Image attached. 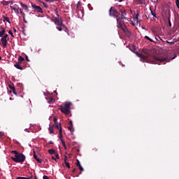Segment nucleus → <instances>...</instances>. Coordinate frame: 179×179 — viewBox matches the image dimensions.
<instances>
[{"label":"nucleus","instance_id":"32","mask_svg":"<svg viewBox=\"0 0 179 179\" xmlns=\"http://www.w3.org/2000/svg\"><path fill=\"white\" fill-rule=\"evenodd\" d=\"M55 15H56V17H59V14H58V10L56 9V10H55Z\"/></svg>","mask_w":179,"mask_h":179},{"label":"nucleus","instance_id":"40","mask_svg":"<svg viewBox=\"0 0 179 179\" xmlns=\"http://www.w3.org/2000/svg\"><path fill=\"white\" fill-rule=\"evenodd\" d=\"M151 15H152L154 17H156V13L153 12L152 10H151Z\"/></svg>","mask_w":179,"mask_h":179},{"label":"nucleus","instance_id":"7","mask_svg":"<svg viewBox=\"0 0 179 179\" xmlns=\"http://www.w3.org/2000/svg\"><path fill=\"white\" fill-rule=\"evenodd\" d=\"M131 51H132V52H134V54H136L137 57H138V58H141V59H143V61H148V57L145 55H142L138 52H136L135 49L131 50Z\"/></svg>","mask_w":179,"mask_h":179},{"label":"nucleus","instance_id":"29","mask_svg":"<svg viewBox=\"0 0 179 179\" xmlns=\"http://www.w3.org/2000/svg\"><path fill=\"white\" fill-rule=\"evenodd\" d=\"M41 3H42V5L43 6V7L45 8V9H47V8H48V6L47 5V3H45L44 1H40Z\"/></svg>","mask_w":179,"mask_h":179},{"label":"nucleus","instance_id":"28","mask_svg":"<svg viewBox=\"0 0 179 179\" xmlns=\"http://www.w3.org/2000/svg\"><path fill=\"white\" fill-rule=\"evenodd\" d=\"M59 134V139H62V128H60Z\"/></svg>","mask_w":179,"mask_h":179},{"label":"nucleus","instance_id":"45","mask_svg":"<svg viewBox=\"0 0 179 179\" xmlns=\"http://www.w3.org/2000/svg\"><path fill=\"white\" fill-rule=\"evenodd\" d=\"M77 162V167H79V166H81L80 162H79V160H78Z\"/></svg>","mask_w":179,"mask_h":179},{"label":"nucleus","instance_id":"59","mask_svg":"<svg viewBox=\"0 0 179 179\" xmlns=\"http://www.w3.org/2000/svg\"><path fill=\"white\" fill-rule=\"evenodd\" d=\"M152 64H155V62H152Z\"/></svg>","mask_w":179,"mask_h":179},{"label":"nucleus","instance_id":"52","mask_svg":"<svg viewBox=\"0 0 179 179\" xmlns=\"http://www.w3.org/2000/svg\"><path fill=\"white\" fill-rule=\"evenodd\" d=\"M52 143H53L52 141H49L48 143L49 145H52Z\"/></svg>","mask_w":179,"mask_h":179},{"label":"nucleus","instance_id":"3","mask_svg":"<svg viewBox=\"0 0 179 179\" xmlns=\"http://www.w3.org/2000/svg\"><path fill=\"white\" fill-rule=\"evenodd\" d=\"M11 160L15 162V163H23L26 160V157L22 153H18L14 157H10Z\"/></svg>","mask_w":179,"mask_h":179},{"label":"nucleus","instance_id":"33","mask_svg":"<svg viewBox=\"0 0 179 179\" xmlns=\"http://www.w3.org/2000/svg\"><path fill=\"white\" fill-rule=\"evenodd\" d=\"M11 153H13L15 155V156H16L17 155L19 154V152H17V151H16V150H12Z\"/></svg>","mask_w":179,"mask_h":179},{"label":"nucleus","instance_id":"34","mask_svg":"<svg viewBox=\"0 0 179 179\" xmlns=\"http://www.w3.org/2000/svg\"><path fill=\"white\" fill-rule=\"evenodd\" d=\"M2 38H4V39L7 40V38H8V34H4V35L2 36Z\"/></svg>","mask_w":179,"mask_h":179},{"label":"nucleus","instance_id":"50","mask_svg":"<svg viewBox=\"0 0 179 179\" xmlns=\"http://www.w3.org/2000/svg\"><path fill=\"white\" fill-rule=\"evenodd\" d=\"M23 20L25 23H27V22H26V15L24 16V19L23 18Z\"/></svg>","mask_w":179,"mask_h":179},{"label":"nucleus","instance_id":"19","mask_svg":"<svg viewBox=\"0 0 179 179\" xmlns=\"http://www.w3.org/2000/svg\"><path fill=\"white\" fill-rule=\"evenodd\" d=\"M3 22H7L8 23L10 24V20H9V17L5 16V15H3Z\"/></svg>","mask_w":179,"mask_h":179},{"label":"nucleus","instance_id":"17","mask_svg":"<svg viewBox=\"0 0 179 179\" xmlns=\"http://www.w3.org/2000/svg\"><path fill=\"white\" fill-rule=\"evenodd\" d=\"M6 33V30H5V28H1V30L0 31V37H3Z\"/></svg>","mask_w":179,"mask_h":179},{"label":"nucleus","instance_id":"10","mask_svg":"<svg viewBox=\"0 0 179 179\" xmlns=\"http://www.w3.org/2000/svg\"><path fill=\"white\" fill-rule=\"evenodd\" d=\"M69 124H70V126L68 127V129L69 131H70L71 135H73L74 129H73V124L72 123V120H70Z\"/></svg>","mask_w":179,"mask_h":179},{"label":"nucleus","instance_id":"13","mask_svg":"<svg viewBox=\"0 0 179 179\" xmlns=\"http://www.w3.org/2000/svg\"><path fill=\"white\" fill-rule=\"evenodd\" d=\"M120 12L122 15V17H125V16H127V10H125V8L120 9Z\"/></svg>","mask_w":179,"mask_h":179},{"label":"nucleus","instance_id":"5","mask_svg":"<svg viewBox=\"0 0 179 179\" xmlns=\"http://www.w3.org/2000/svg\"><path fill=\"white\" fill-rule=\"evenodd\" d=\"M52 22H54L56 26H63V27H65V24H64V22H62V18L59 17H52Z\"/></svg>","mask_w":179,"mask_h":179},{"label":"nucleus","instance_id":"57","mask_svg":"<svg viewBox=\"0 0 179 179\" xmlns=\"http://www.w3.org/2000/svg\"><path fill=\"white\" fill-rule=\"evenodd\" d=\"M118 2H122V0H117Z\"/></svg>","mask_w":179,"mask_h":179},{"label":"nucleus","instance_id":"8","mask_svg":"<svg viewBox=\"0 0 179 179\" xmlns=\"http://www.w3.org/2000/svg\"><path fill=\"white\" fill-rule=\"evenodd\" d=\"M116 20H117V29H120V27H124V22L122 20V17H117L116 18Z\"/></svg>","mask_w":179,"mask_h":179},{"label":"nucleus","instance_id":"2","mask_svg":"<svg viewBox=\"0 0 179 179\" xmlns=\"http://www.w3.org/2000/svg\"><path fill=\"white\" fill-rule=\"evenodd\" d=\"M71 106H72V103L67 102L64 104V106H61L59 110L66 115H69L71 114Z\"/></svg>","mask_w":179,"mask_h":179},{"label":"nucleus","instance_id":"37","mask_svg":"<svg viewBox=\"0 0 179 179\" xmlns=\"http://www.w3.org/2000/svg\"><path fill=\"white\" fill-rule=\"evenodd\" d=\"M168 22H169V27H171V21L170 20V17H168Z\"/></svg>","mask_w":179,"mask_h":179},{"label":"nucleus","instance_id":"51","mask_svg":"<svg viewBox=\"0 0 179 179\" xmlns=\"http://www.w3.org/2000/svg\"><path fill=\"white\" fill-rule=\"evenodd\" d=\"M62 143H63L64 145H65V142L64 141H62V139H61Z\"/></svg>","mask_w":179,"mask_h":179},{"label":"nucleus","instance_id":"43","mask_svg":"<svg viewBox=\"0 0 179 179\" xmlns=\"http://www.w3.org/2000/svg\"><path fill=\"white\" fill-rule=\"evenodd\" d=\"M48 103H54V99L51 98L50 99V101H48Z\"/></svg>","mask_w":179,"mask_h":179},{"label":"nucleus","instance_id":"31","mask_svg":"<svg viewBox=\"0 0 179 179\" xmlns=\"http://www.w3.org/2000/svg\"><path fill=\"white\" fill-rule=\"evenodd\" d=\"M145 38L146 40H148V41H150L151 43H153V40H152L151 38H150L149 36H145Z\"/></svg>","mask_w":179,"mask_h":179},{"label":"nucleus","instance_id":"14","mask_svg":"<svg viewBox=\"0 0 179 179\" xmlns=\"http://www.w3.org/2000/svg\"><path fill=\"white\" fill-rule=\"evenodd\" d=\"M34 159H35V160H36L38 163H41V159L37 157V155H36V151L34 150Z\"/></svg>","mask_w":179,"mask_h":179},{"label":"nucleus","instance_id":"44","mask_svg":"<svg viewBox=\"0 0 179 179\" xmlns=\"http://www.w3.org/2000/svg\"><path fill=\"white\" fill-rule=\"evenodd\" d=\"M78 169H79V170H80L81 171H83V167H82V165H80V166H78Z\"/></svg>","mask_w":179,"mask_h":179},{"label":"nucleus","instance_id":"21","mask_svg":"<svg viewBox=\"0 0 179 179\" xmlns=\"http://www.w3.org/2000/svg\"><path fill=\"white\" fill-rule=\"evenodd\" d=\"M33 175L31 174L30 177L26 178V177H17L16 179H32Z\"/></svg>","mask_w":179,"mask_h":179},{"label":"nucleus","instance_id":"1","mask_svg":"<svg viewBox=\"0 0 179 179\" xmlns=\"http://www.w3.org/2000/svg\"><path fill=\"white\" fill-rule=\"evenodd\" d=\"M11 10H14L15 13L19 16V15H22L23 19H24V17L26 16V14L23 13V10L19 7L17 4H14L13 6H10Z\"/></svg>","mask_w":179,"mask_h":179},{"label":"nucleus","instance_id":"6","mask_svg":"<svg viewBox=\"0 0 179 179\" xmlns=\"http://www.w3.org/2000/svg\"><path fill=\"white\" fill-rule=\"evenodd\" d=\"M176 56H174L171 59L169 58L167 56H164L162 57L156 58L155 60L159 61V62H170L171 59H174Z\"/></svg>","mask_w":179,"mask_h":179},{"label":"nucleus","instance_id":"55","mask_svg":"<svg viewBox=\"0 0 179 179\" xmlns=\"http://www.w3.org/2000/svg\"><path fill=\"white\" fill-rule=\"evenodd\" d=\"M22 33H23V34H24V29L22 28Z\"/></svg>","mask_w":179,"mask_h":179},{"label":"nucleus","instance_id":"24","mask_svg":"<svg viewBox=\"0 0 179 179\" xmlns=\"http://www.w3.org/2000/svg\"><path fill=\"white\" fill-rule=\"evenodd\" d=\"M8 87H10L11 89V90H13V92L14 94H15V96L17 94L16 93V92H15V87L12 86V85H9Z\"/></svg>","mask_w":179,"mask_h":179},{"label":"nucleus","instance_id":"12","mask_svg":"<svg viewBox=\"0 0 179 179\" xmlns=\"http://www.w3.org/2000/svg\"><path fill=\"white\" fill-rule=\"evenodd\" d=\"M1 45H3L4 48H6V45H8V40L3 38H1Z\"/></svg>","mask_w":179,"mask_h":179},{"label":"nucleus","instance_id":"58","mask_svg":"<svg viewBox=\"0 0 179 179\" xmlns=\"http://www.w3.org/2000/svg\"><path fill=\"white\" fill-rule=\"evenodd\" d=\"M45 1H46V2H50V0H45Z\"/></svg>","mask_w":179,"mask_h":179},{"label":"nucleus","instance_id":"27","mask_svg":"<svg viewBox=\"0 0 179 179\" xmlns=\"http://www.w3.org/2000/svg\"><path fill=\"white\" fill-rule=\"evenodd\" d=\"M18 61L20 62H23V61H24V58H23V57H22V56H19L18 57Z\"/></svg>","mask_w":179,"mask_h":179},{"label":"nucleus","instance_id":"30","mask_svg":"<svg viewBox=\"0 0 179 179\" xmlns=\"http://www.w3.org/2000/svg\"><path fill=\"white\" fill-rule=\"evenodd\" d=\"M62 27H64V26H57V29L59 31H62Z\"/></svg>","mask_w":179,"mask_h":179},{"label":"nucleus","instance_id":"16","mask_svg":"<svg viewBox=\"0 0 179 179\" xmlns=\"http://www.w3.org/2000/svg\"><path fill=\"white\" fill-rule=\"evenodd\" d=\"M68 160V157H65L64 158V163L67 169H71V166L69 165V162H67Z\"/></svg>","mask_w":179,"mask_h":179},{"label":"nucleus","instance_id":"56","mask_svg":"<svg viewBox=\"0 0 179 179\" xmlns=\"http://www.w3.org/2000/svg\"><path fill=\"white\" fill-rule=\"evenodd\" d=\"M34 179H38V178H37V176H34Z\"/></svg>","mask_w":179,"mask_h":179},{"label":"nucleus","instance_id":"15","mask_svg":"<svg viewBox=\"0 0 179 179\" xmlns=\"http://www.w3.org/2000/svg\"><path fill=\"white\" fill-rule=\"evenodd\" d=\"M15 68H16L17 69H20V71H23V68H22V66H20V63H16L14 65Z\"/></svg>","mask_w":179,"mask_h":179},{"label":"nucleus","instance_id":"36","mask_svg":"<svg viewBox=\"0 0 179 179\" xmlns=\"http://www.w3.org/2000/svg\"><path fill=\"white\" fill-rule=\"evenodd\" d=\"M123 18L125 19V20H127V22H131V18H128V17H127L125 16L123 17Z\"/></svg>","mask_w":179,"mask_h":179},{"label":"nucleus","instance_id":"42","mask_svg":"<svg viewBox=\"0 0 179 179\" xmlns=\"http://www.w3.org/2000/svg\"><path fill=\"white\" fill-rule=\"evenodd\" d=\"M166 43H167L168 44H170L171 45H173V44H174V42H170V41H166Z\"/></svg>","mask_w":179,"mask_h":179},{"label":"nucleus","instance_id":"54","mask_svg":"<svg viewBox=\"0 0 179 179\" xmlns=\"http://www.w3.org/2000/svg\"><path fill=\"white\" fill-rule=\"evenodd\" d=\"M159 0H153V2L156 3L158 2Z\"/></svg>","mask_w":179,"mask_h":179},{"label":"nucleus","instance_id":"4","mask_svg":"<svg viewBox=\"0 0 179 179\" xmlns=\"http://www.w3.org/2000/svg\"><path fill=\"white\" fill-rule=\"evenodd\" d=\"M109 16L115 17L116 19L120 17V13L115 10L114 7H111L109 9Z\"/></svg>","mask_w":179,"mask_h":179},{"label":"nucleus","instance_id":"47","mask_svg":"<svg viewBox=\"0 0 179 179\" xmlns=\"http://www.w3.org/2000/svg\"><path fill=\"white\" fill-rule=\"evenodd\" d=\"M52 159L55 160V162H57V159H55V157H54V156H52Z\"/></svg>","mask_w":179,"mask_h":179},{"label":"nucleus","instance_id":"22","mask_svg":"<svg viewBox=\"0 0 179 179\" xmlns=\"http://www.w3.org/2000/svg\"><path fill=\"white\" fill-rule=\"evenodd\" d=\"M1 4L3 5V6H8L9 5V1H3L1 2Z\"/></svg>","mask_w":179,"mask_h":179},{"label":"nucleus","instance_id":"35","mask_svg":"<svg viewBox=\"0 0 179 179\" xmlns=\"http://www.w3.org/2000/svg\"><path fill=\"white\" fill-rule=\"evenodd\" d=\"M176 3L178 9H179V0H176Z\"/></svg>","mask_w":179,"mask_h":179},{"label":"nucleus","instance_id":"23","mask_svg":"<svg viewBox=\"0 0 179 179\" xmlns=\"http://www.w3.org/2000/svg\"><path fill=\"white\" fill-rule=\"evenodd\" d=\"M55 128L59 129V131L61 129V128H62V127H61V124L59 123H56L55 124Z\"/></svg>","mask_w":179,"mask_h":179},{"label":"nucleus","instance_id":"11","mask_svg":"<svg viewBox=\"0 0 179 179\" xmlns=\"http://www.w3.org/2000/svg\"><path fill=\"white\" fill-rule=\"evenodd\" d=\"M20 5H21V7L22 8V9H24V10L27 12V13H29V6H27V5L23 4V3L22 2L20 3Z\"/></svg>","mask_w":179,"mask_h":179},{"label":"nucleus","instance_id":"46","mask_svg":"<svg viewBox=\"0 0 179 179\" xmlns=\"http://www.w3.org/2000/svg\"><path fill=\"white\" fill-rule=\"evenodd\" d=\"M43 179H50V178H48V176H43Z\"/></svg>","mask_w":179,"mask_h":179},{"label":"nucleus","instance_id":"49","mask_svg":"<svg viewBox=\"0 0 179 179\" xmlns=\"http://www.w3.org/2000/svg\"><path fill=\"white\" fill-rule=\"evenodd\" d=\"M9 5H13V1H8Z\"/></svg>","mask_w":179,"mask_h":179},{"label":"nucleus","instance_id":"38","mask_svg":"<svg viewBox=\"0 0 179 179\" xmlns=\"http://www.w3.org/2000/svg\"><path fill=\"white\" fill-rule=\"evenodd\" d=\"M2 136H5V133L3 131H0V138H2Z\"/></svg>","mask_w":179,"mask_h":179},{"label":"nucleus","instance_id":"41","mask_svg":"<svg viewBox=\"0 0 179 179\" xmlns=\"http://www.w3.org/2000/svg\"><path fill=\"white\" fill-rule=\"evenodd\" d=\"M8 34H9L10 36H12L13 37H14V36H13V32H12L11 30H9V31H8Z\"/></svg>","mask_w":179,"mask_h":179},{"label":"nucleus","instance_id":"39","mask_svg":"<svg viewBox=\"0 0 179 179\" xmlns=\"http://www.w3.org/2000/svg\"><path fill=\"white\" fill-rule=\"evenodd\" d=\"M55 155L56 159H59V155L58 154V152H55Z\"/></svg>","mask_w":179,"mask_h":179},{"label":"nucleus","instance_id":"18","mask_svg":"<svg viewBox=\"0 0 179 179\" xmlns=\"http://www.w3.org/2000/svg\"><path fill=\"white\" fill-rule=\"evenodd\" d=\"M121 29H122L123 31L126 34H129V30H128V28L124 27V25L121 27Z\"/></svg>","mask_w":179,"mask_h":179},{"label":"nucleus","instance_id":"61","mask_svg":"<svg viewBox=\"0 0 179 179\" xmlns=\"http://www.w3.org/2000/svg\"><path fill=\"white\" fill-rule=\"evenodd\" d=\"M0 59H1V57H0Z\"/></svg>","mask_w":179,"mask_h":179},{"label":"nucleus","instance_id":"48","mask_svg":"<svg viewBox=\"0 0 179 179\" xmlns=\"http://www.w3.org/2000/svg\"><path fill=\"white\" fill-rule=\"evenodd\" d=\"M54 122L55 124H57V117H54Z\"/></svg>","mask_w":179,"mask_h":179},{"label":"nucleus","instance_id":"53","mask_svg":"<svg viewBox=\"0 0 179 179\" xmlns=\"http://www.w3.org/2000/svg\"><path fill=\"white\" fill-rule=\"evenodd\" d=\"M26 59H27V61L29 62V57L26 56Z\"/></svg>","mask_w":179,"mask_h":179},{"label":"nucleus","instance_id":"26","mask_svg":"<svg viewBox=\"0 0 179 179\" xmlns=\"http://www.w3.org/2000/svg\"><path fill=\"white\" fill-rule=\"evenodd\" d=\"M48 153H50V155H55V150L54 149L48 150Z\"/></svg>","mask_w":179,"mask_h":179},{"label":"nucleus","instance_id":"9","mask_svg":"<svg viewBox=\"0 0 179 179\" xmlns=\"http://www.w3.org/2000/svg\"><path fill=\"white\" fill-rule=\"evenodd\" d=\"M31 7L33 8V9H34L38 13H43V9H41V7H40L33 3H31Z\"/></svg>","mask_w":179,"mask_h":179},{"label":"nucleus","instance_id":"25","mask_svg":"<svg viewBox=\"0 0 179 179\" xmlns=\"http://www.w3.org/2000/svg\"><path fill=\"white\" fill-rule=\"evenodd\" d=\"M49 132L50 134H54V127H52V126L49 127Z\"/></svg>","mask_w":179,"mask_h":179},{"label":"nucleus","instance_id":"20","mask_svg":"<svg viewBox=\"0 0 179 179\" xmlns=\"http://www.w3.org/2000/svg\"><path fill=\"white\" fill-rule=\"evenodd\" d=\"M134 20H136V22H139V13H137L136 14V16H134Z\"/></svg>","mask_w":179,"mask_h":179},{"label":"nucleus","instance_id":"60","mask_svg":"<svg viewBox=\"0 0 179 179\" xmlns=\"http://www.w3.org/2000/svg\"><path fill=\"white\" fill-rule=\"evenodd\" d=\"M14 31H16V29H14Z\"/></svg>","mask_w":179,"mask_h":179}]
</instances>
